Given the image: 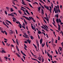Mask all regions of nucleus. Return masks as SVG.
Returning a JSON list of instances; mask_svg holds the SVG:
<instances>
[{"instance_id": "29", "label": "nucleus", "mask_w": 63, "mask_h": 63, "mask_svg": "<svg viewBox=\"0 0 63 63\" xmlns=\"http://www.w3.org/2000/svg\"><path fill=\"white\" fill-rule=\"evenodd\" d=\"M10 11L11 12H14V10H13V8H11Z\"/></svg>"}, {"instance_id": "10", "label": "nucleus", "mask_w": 63, "mask_h": 63, "mask_svg": "<svg viewBox=\"0 0 63 63\" xmlns=\"http://www.w3.org/2000/svg\"><path fill=\"white\" fill-rule=\"evenodd\" d=\"M16 54L17 55V56H18V57H20V55H19L17 53H16Z\"/></svg>"}, {"instance_id": "7", "label": "nucleus", "mask_w": 63, "mask_h": 63, "mask_svg": "<svg viewBox=\"0 0 63 63\" xmlns=\"http://www.w3.org/2000/svg\"><path fill=\"white\" fill-rule=\"evenodd\" d=\"M3 24L4 25H5V26H6V27H7V28H9V26H7V25H6V24L5 23V22H3Z\"/></svg>"}, {"instance_id": "60", "label": "nucleus", "mask_w": 63, "mask_h": 63, "mask_svg": "<svg viewBox=\"0 0 63 63\" xmlns=\"http://www.w3.org/2000/svg\"><path fill=\"white\" fill-rule=\"evenodd\" d=\"M23 58L24 59V60H25V57L23 56Z\"/></svg>"}, {"instance_id": "6", "label": "nucleus", "mask_w": 63, "mask_h": 63, "mask_svg": "<svg viewBox=\"0 0 63 63\" xmlns=\"http://www.w3.org/2000/svg\"><path fill=\"white\" fill-rule=\"evenodd\" d=\"M27 42H29V43L30 44V43H31V40H30L29 39H28L27 40Z\"/></svg>"}, {"instance_id": "27", "label": "nucleus", "mask_w": 63, "mask_h": 63, "mask_svg": "<svg viewBox=\"0 0 63 63\" xmlns=\"http://www.w3.org/2000/svg\"><path fill=\"white\" fill-rule=\"evenodd\" d=\"M44 59L43 58V57H42V62H44Z\"/></svg>"}, {"instance_id": "46", "label": "nucleus", "mask_w": 63, "mask_h": 63, "mask_svg": "<svg viewBox=\"0 0 63 63\" xmlns=\"http://www.w3.org/2000/svg\"><path fill=\"white\" fill-rule=\"evenodd\" d=\"M36 42H39V40H36Z\"/></svg>"}, {"instance_id": "30", "label": "nucleus", "mask_w": 63, "mask_h": 63, "mask_svg": "<svg viewBox=\"0 0 63 63\" xmlns=\"http://www.w3.org/2000/svg\"><path fill=\"white\" fill-rule=\"evenodd\" d=\"M18 12L19 13H20V14H22V12H21L19 10H18Z\"/></svg>"}, {"instance_id": "37", "label": "nucleus", "mask_w": 63, "mask_h": 63, "mask_svg": "<svg viewBox=\"0 0 63 63\" xmlns=\"http://www.w3.org/2000/svg\"><path fill=\"white\" fill-rule=\"evenodd\" d=\"M24 46L25 47H26V48H27V46H26V45L25 44H24Z\"/></svg>"}, {"instance_id": "9", "label": "nucleus", "mask_w": 63, "mask_h": 63, "mask_svg": "<svg viewBox=\"0 0 63 63\" xmlns=\"http://www.w3.org/2000/svg\"><path fill=\"white\" fill-rule=\"evenodd\" d=\"M8 16H14V15H12V14H8Z\"/></svg>"}, {"instance_id": "61", "label": "nucleus", "mask_w": 63, "mask_h": 63, "mask_svg": "<svg viewBox=\"0 0 63 63\" xmlns=\"http://www.w3.org/2000/svg\"><path fill=\"white\" fill-rule=\"evenodd\" d=\"M10 33L12 34H13V31H12L11 32H10Z\"/></svg>"}, {"instance_id": "64", "label": "nucleus", "mask_w": 63, "mask_h": 63, "mask_svg": "<svg viewBox=\"0 0 63 63\" xmlns=\"http://www.w3.org/2000/svg\"><path fill=\"white\" fill-rule=\"evenodd\" d=\"M51 41L52 43H53V39H52Z\"/></svg>"}, {"instance_id": "50", "label": "nucleus", "mask_w": 63, "mask_h": 63, "mask_svg": "<svg viewBox=\"0 0 63 63\" xmlns=\"http://www.w3.org/2000/svg\"><path fill=\"white\" fill-rule=\"evenodd\" d=\"M38 58V59H41V57L40 56Z\"/></svg>"}, {"instance_id": "19", "label": "nucleus", "mask_w": 63, "mask_h": 63, "mask_svg": "<svg viewBox=\"0 0 63 63\" xmlns=\"http://www.w3.org/2000/svg\"><path fill=\"white\" fill-rule=\"evenodd\" d=\"M33 45L34 46V47H35V48H36V49H37V46H36V45H35L34 44H33Z\"/></svg>"}, {"instance_id": "8", "label": "nucleus", "mask_w": 63, "mask_h": 63, "mask_svg": "<svg viewBox=\"0 0 63 63\" xmlns=\"http://www.w3.org/2000/svg\"><path fill=\"white\" fill-rule=\"evenodd\" d=\"M6 21H7V22H8V23L10 24H12V23L10 22V21H9L8 20H6Z\"/></svg>"}, {"instance_id": "52", "label": "nucleus", "mask_w": 63, "mask_h": 63, "mask_svg": "<svg viewBox=\"0 0 63 63\" xmlns=\"http://www.w3.org/2000/svg\"><path fill=\"white\" fill-rule=\"evenodd\" d=\"M4 58H5L6 59H8V57H4Z\"/></svg>"}, {"instance_id": "62", "label": "nucleus", "mask_w": 63, "mask_h": 63, "mask_svg": "<svg viewBox=\"0 0 63 63\" xmlns=\"http://www.w3.org/2000/svg\"><path fill=\"white\" fill-rule=\"evenodd\" d=\"M58 24L59 27H61L60 25H59V24Z\"/></svg>"}, {"instance_id": "16", "label": "nucleus", "mask_w": 63, "mask_h": 63, "mask_svg": "<svg viewBox=\"0 0 63 63\" xmlns=\"http://www.w3.org/2000/svg\"><path fill=\"white\" fill-rule=\"evenodd\" d=\"M43 26L45 27V28H46V29L45 30L46 31H48V30H47V28H46V27H45V26H44V25H43Z\"/></svg>"}, {"instance_id": "4", "label": "nucleus", "mask_w": 63, "mask_h": 63, "mask_svg": "<svg viewBox=\"0 0 63 63\" xmlns=\"http://www.w3.org/2000/svg\"><path fill=\"white\" fill-rule=\"evenodd\" d=\"M32 60H35V61H37V62H38V63H41V62H39V61H38V60H37L36 59H35L34 58H32Z\"/></svg>"}, {"instance_id": "25", "label": "nucleus", "mask_w": 63, "mask_h": 63, "mask_svg": "<svg viewBox=\"0 0 63 63\" xmlns=\"http://www.w3.org/2000/svg\"><path fill=\"white\" fill-rule=\"evenodd\" d=\"M39 1H40V2H41V3H43V4H45L44 2H43L42 1V0H39Z\"/></svg>"}, {"instance_id": "22", "label": "nucleus", "mask_w": 63, "mask_h": 63, "mask_svg": "<svg viewBox=\"0 0 63 63\" xmlns=\"http://www.w3.org/2000/svg\"><path fill=\"white\" fill-rule=\"evenodd\" d=\"M26 11L27 13V14H28V15H30V14H29V12H28V11H27V10H26Z\"/></svg>"}, {"instance_id": "36", "label": "nucleus", "mask_w": 63, "mask_h": 63, "mask_svg": "<svg viewBox=\"0 0 63 63\" xmlns=\"http://www.w3.org/2000/svg\"><path fill=\"white\" fill-rule=\"evenodd\" d=\"M46 20H47V21H49V19H48V17H47V18L46 19Z\"/></svg>"}, {"instance_id": "55", "label": "nucleus", "mask_w": 63, "mask_h": 63, "mask_svg": "<svg viewBox=\"0 0 63 63\" xmlns=\"http://www.w3.org/2000/svg\"><path fill=\"white\" fill-rule=\"evenodd\" d=\"M22 27H23V28L24 29H25V27H24V26H22Z\"/></svg>"}, {"instance_id": "53", "label": "nucleus", "mask_w": 63, "mask_h": 63, "mask_svg": "<svg viewBox=\"0 0 63 63\" xmlns=\"http://www.w3.org/2000/svg\"><path fill=\"white\" fill-rule=\"evenodd\" d=\"M24 34L25 36H28L27 34H26V33H24Z\"/></svg>"}, {"instance_id": "23", "label": "nucleus", "mask_w": 63, "mask_h": 63, "mask_svg": "<svg viewBox=\"0 0 63 63\" xmlns=\"http://www.w3.org/2000/svg\"><path fill=\"white\" fill-rule=\"evenodd\" d=\"M41 7H39L38 8V11H40V10H41Z\"/></svg>"}, {"instance_id": "57", "label": "nucleus", "mask_w": 63, "mask_h": 63, "mask_svg": "<svg viewBox=\"0 0 63 63\" xmlns=\"http://www.w3.org/2000/svg\"><path fill=\"white\" fill-rule=\"evenodd\" d=\"M12 18L13 19H14H14L15 20L16 19V18L14 17H13Z\"/></svg>"}, {"instance_id": "49", "label": "nucleus", "mask_w": 63, "mask_h": 63, "mask_svg": "<svg viewBox=\"0 0 63 63\" xmlns=\"http://www.w3.org/2000/svg\"><path fill=\"white\" fill-rule=\"evenodd\" d=\"M59 22H61V20L60 19H59Z\"/></svg>"}, {"instance_id": "35", "label": "nucleus", "mask_w": 63, "mask_h": 63, "mask_svg": "<svg viewBox=\"0 0 63 63\" xmlns=\"http://www.w3.org/2000/svg\"><path fill=\"white\" fill-rule=\"evenodd\" d=\"M21 8H22V9H25V10H26V8H25L24 7L21 6Z\"/></svg>"}, {"instance_id": "11", "label": "nucleus", "mask_w": 63, "mask_h": 63, "mask_svg": "<svg viewBox=\"0 0 63 63\" xmlns=\"http://www.w3.org/2000/svg\"><path fill=\"white\" fill-rule=\"evenodd\" d=\"M45 43H42V47H44L45 46Z\"/></svg>"}, {"instance_id": "58", "label": "nucleus", "mask_w": 63, "mask_h": 63, "mask_svg": "<svg viewBox=\"0 0 63 63\" xmlns=\"http://www.w3.org/2000/svg\"><path fill=\"white\" fill-rule=\"evenodd\" d=\"M41 7L43 9H44V7L42 5L41 6Z\"/></svg>"}, {"instance_id": "1", "label": "nucleus", "mask_w": 63, "mask_h": 63, "mask_svg": "<svg viewBox=\"0 0 63 63\" xmlns=\"http://www.w3.org/2000/svg\"><path fill=\"white\" fill-rule=\"evenodd\" d=\"M44 7H45V8L47 9V10H49V11L51 13V10H49V7H48V6H46V5H44Z\"/></svg>"}, {"instance_id": "13", "label": "nucleus", "mask_w": 63, "mask_h": 63, "mask_svg": "<svg viewBox=\"0 0 63 63\" xmlns=\"http://www.w3.org/2000/svg\"><path fill=\"white\" fill-rule=\"evenodd\" d=\"M38 34H42V32H41V31H40L39 30H38Z\"/></svg>"}, {"instance_id": "43", "label": "nucleus", "mask_w": 63, "mask_h": 63, "mask_svg": "<svg viewBox=\"0 0 63 63\" xmlns=\"http://www.w3.org/2000/svg\"><path fill=\"white\" fill-rule=\"evenodd\" d=\"M12 40L13 42V43H16V42L14 41V39H12Z\"/></svg>"}, {"instance_id": "33", "label": "nucleus", "mask_w": 63, "mask_h": 63, "mask_svg": "<svg viewBox=\"0 0 63 63\" xmlns=\"http://www.w3.org/2000/svg\"><path fill=\"white\" fill-rule=\"evenodd\" d=\"M55 52H56V54H58V52H57V50H55Z\"/></svg>"}, {"instance_id": "39", "label": "nucleus", "mask_w": 63, "mask_h": 63, "mask_svg": "<svg viewBox=\"0 0 63 63\" xmlns=\"http://www.w3.org/2000/svg\"><path fill=\"white\" fill-rule=\"evenodd\" d=\"M43 20H44V21L45 22V23L47 24V22L46 21V20H45V19H43Z\"/></svg>"}, {"instance_id": "54", "label": "nucleus", "mask_w": 63, "mask_h": 63, "mask_svg": "<svg viewBox=\"0 0 63 63\" xmlns=\"http://www.w3.org/2000/svg\"><path fill=\"white\" fill-rule=\"evenodd\" d=\"M18 42V41H17V39H16V43H17Z\"/></svg>"}, {"instance_id": "5", "label": "nucleus", "mask_w": 63, "mask_h": 63, "mask_svg": "<svg viewBox=\"0 0 63 63\" xmlns=\"http://www.w3.org/2000/svg\"><path fill=\"white\" fill-rule=\"evenodd\" d=\"M43 42V39L41 38L40 40V44H42V42Z\"/></svg>"}, {"instance_id": "59", "label": "nucleus", "mask_w": 63, "mask_h": 63, "mask_svg": "<svg viewBox=\"0 0 63 63\" xmlns=\"http://www.w3.org/2000/svg\"><path fill=\"white\" fill-rule=\"evenodd\" d=\"M61 9H62V6L61 5L60 6Z\"/></svg>"}, {"instance_id": "38", "label": "nucleus", "mask_w": 63, "mask_h": 63, "mask_svg": "<svg viewBox=\"0 0 63 63\" xmlns=\"http://www.w3.org/2000/svg\"><path fill=\"white\" fill-rule=\"evenodd\" d=\"M5 14H6V15H7L8 13H7V12L6 11H5Z\"/></svg>"}, {"instance_id": "63", "label": "nucleus", "mask_w": 63, "mask_h": 63, "mask_svg": "<svg viewBox=\"0 0 63 63\" xmlns=\"http://www.w3.org/2000/svg\"><path fill=\"white\" fill-rule=\"evenodd\" d=\"M16 34H17V30H16Z\"/></svg>"}, {"instance_id": "17", "label": "nucleus", "mask_w": 63, "mask_h": 63, "mask_svg": "<svg viewBox=\"0 0 63 63\" xmlns=\"http://www.w3.org/2000/svg\"><path fill=\"white\" fill-rule=\"evenodd\" d=\"M31 39H32V40H33V39H34V38L33 36H31Z\"/></svg>"}, {"instance_id": "48", "label": "nucleus", "mask_w": 63, "mask_h": 63, "mask_svg": "<svg viewBox=\"0 0 63 63\" xmlns=\"http://www.w3.org/2000/svg\"><path fill=\"white\" fill-rule=\"evenodd\" d=\"M1 32H2V33H3V34H4V32L3 31H1Z\"/></svg>"}, {"instance_id": "44", "label": "nucleus", "mask_w": 63, "mask_h": 63, "mask_svg": "<svg viewBox=\"0 0 63 63\" xmlns=\"http://www.w3.org/2000/svg\"><path fill=\"white\" fill-rule=\"evenodd\" d=\"M58 29L59 31H60V27H58Z\"/></svg>"}, {"instance_id": "14", "label": "nucleus", "mask_w": 63, "mask_h": 63, "mask_svg": "<svg viewBox=\"0 0 63 63\" xmlns=\"http://www.w3.org/2000/svg\"><path fill=\"white\" fill-rule=\"evenodd\" d=\"M59 49H60L61 51H62V48H61V47H59Z\"/></svg>"}, {"instance_id": "34", "label": "nucleus", "mask_w": 63, "mask_h": 63, "mask_svg": "<svg viewBox=\"0 0 63 63\" xmlns=\"http://www.w3.org/2000/svg\"><path fill=\"white\" fill-rule=\"evenodd\" d=\"M0 61L2 62H3V61L2 60H1V57H0Z\"/></svg>"}, {"instance_id": "20", "label": "nucleus", "mask_w": 63, "mask_h": 63, "mask_svg": "<svg viewBox=\"0 0 63 63\" xmlns=\"http://www.w3.org/2000/svg\"><path fill=\"white\" fill-rule=\"evenodd\" d=\"M56 21L57 23H59V20H58V19H56Z\"/></svg>"}, {"instance_id": "26", "label": "nucleus", "mask_w": 63, "mask_h": 63, "mask_svg": "<svg viewBox=\"0 0 63 63\" xmlns=\"http://www.w3.org/2000/svg\"><path fill=\"white\" fill-rule=\"evenodd\" d=\"M47 55L49 56V57L50 58V55L49 54V53H48V52H47Z\"/></svg>"}, {"instance_id": "15", "label": "nucleus", "mask_w": 63, "mask_h": 63, "mask_svg": "<svg viewBox=\"0 0 63 63\" xmlns=\"http://www.w3.org/2000/svg\"><path fill=\"white\" fill-rule=\"evenodd\" d=\"M41 11H42V12H41V14H44V10H43V9L42 8L41 9Z\"/></svg>"}, {"instance_id": "32", "label": "nucleus", "mask_w": 63, "mask_h": 63, "mask_svg": "<svg viewBox=\"0 0 63 63\" xmlns=\"http://www.w3.org/2000/svg\"><path fill=\"white\" fill-rule=\"evenodd\" d=\"M31 53H32V55L33 56H36V55H34V54H33V53H32V52H31Z\"/></svg>"}, {"instance_id": "28", "label": "nucleus", "mask_w": 63, "mask_h": 63, "mask_svg": "<svg viewBox=\"0 0 63 63\" xmlns=\"http://www.w3.org/2000/svg\"><path fill=\"white\" fill-rule=\"evenodd\" d=\"M5 22L6 24H7V25H9V23H8L7 22H6V21H5Z\"/></svg>"}, {"instance_id": "51", "label": "nucleus", "mask_w": 63, "mask_h": 63, "mask_svg": "<svg viewBox=\"0 0 63 63\" xmlns=\"http://www.w3.org/2000/svg\"><path fill=\"white\" fill-rule=\"evenodd\" d=\"M47 17H44V18L45 19H47V16H46Z\"/></svg>"}, {"instance_id": "21", "label": "nucleus", "mask_w": 63, "mask_h": 63, "mask_svg": "<svg viewBox=\"0 0 63 63\" xmlns=\"http://www.w3.org/2000/svg\"><path fill=\"white\" fill-rule=\"evenodd\" d=\"M29 5L31 7V8H33V7H32V6L31 5V4L30 3H29Z\"/></svg>"}, {"instance_id": "45", "label": "nucleus", "mask_w": 63, "mask_h": 63, "mask_svg": "<svg viewBox=\"0 0 63 63\" xmlns=\"http://www.w3.org/2000/svg\"><path fill=\"white\" fill-rule=\"evenodd\" d=\"M22 54H23L24 56H26V54H24V53H23Z\"/></svg>"}, {"instance_id": "2", "label": "nucleus", "mask_w": 63, "mask_h": 63, "mask_svg": "<svg viewBox=\"0 0 63 63\" xmlns=\"http://www.w3.org/2000/svg\"><path fill=\"white\" fill-rule=\"evenodd\" d=\"M29 18L31 20V19H32V21H33V22H36V21H35V20H34V18H33V17H29Z\"/></svg>"}, {"instance_id": "3", "label": "nucleus", "mask_w": 63, "mask_h": 63, "mask_svg": "<svg viewBox=\"0 0 63 63\" xmlns=\"http://www.w3.org/2000/svg\"><path fill=\"white\" fill-rule=\"evenodd\" d=\"M23 16L26 19H27L28 20H29V21H30V19H29L28 17H27L25 16Z\"/></svg>"}, {"instance_id": "40", "label": "nucleus", "mask_w": 63, "mask_h": 63, "mask_svg": "<svg viewBox=\"0 0 63 63\" xmlns=\"http://www.w3.org/2000/svg\"><path fill=\"white\" fill-rule=\"evenodd\" d=\"M18 26H19L20 28H21V27H22L21 25H19Z\"/></svg>"}, {"instance_id": "31", "label": "nucleus", "mask_w": 63, "mask_h": 63, "mask_svg": "<svg viewBox=\"0 0 63 63\" xmlns=\"http://www.w3.org/2000/svg\"><path fill=\"white\" fill-rule=\"evenodd\" d=\"M6 8L7 9V10H9V8L8 7H6Z\"/></svg>"}, {"instance_id": "24", "label": "nucleus", "mask_w": 63, "mask_h": 63, "mask_svg": "<svg viewBox=\"0 0 63 63\" xmlns=\"http://www.w3.org/2000/svg\"><path fill=\"white\" fill-rule=\"evenodd\" d=\"M25 38H28V39H29V36H28V35L27 36H25Z\"/></svg>"}, {"instance_id": "18", "label": "nucleus", "mask_w": 63, "mask_h": 63, "mask_svg": "<svg viewBox=\"0 0 63 63\" xmlns=\"http://www.w3.org/2000/svg\"><path fill=\"white\" fill-rule=\"evenodd\" d=\"M31 27L32 29L33 30H34V27L32 25V24Z\"/></svg>"}, {"instance_id": "12", "label": "nucleus", "mask_w": 63, "mask_h": 63, "mask_svg": "<svg viewBox=\"0 0 63 63\" xmlns=\"http://www.w3.org/2000/svg\"><path fill=\"white\" fill-rule=\"evenodd\" d=\"M0 52L2 53H6V52L3 50H2V51H1Z\"/></svg>"}, {"instance_id": "41", "label": "nucleus", "mask_w": 63, "mask_h": 63, "mask_svg": "<svg viewBox=\"0 0 63 63\" xmlns=\"http://www.w3.org/2000/svg\"><path fill=\"white\" fill-rule=\"evenodd\" d=\"M50 9L49 10H51V11L52 10V8H51V6L50 7Z\"/></svg>"}, {"instance_id": "47", "label": "nucleus", "mask_w": 63, "mask_h": 63, "mask_svg": "<svg viewBox=\"0 0 63 63\" xmlns=\"http://www.w3.org/2000/svg\"><path fill=\"white\" fill-rule=\"evenodd\" d=\"M26 29H27V30H28V27H27V26H26Z\"/></svg>"}, {"instance_id": "56", "label": "nucleus", "mask_w": 63, "mask_h": 63, "mask_svg": "<svg viewBox=\"0 0 63 63\" xmlns=\"http://www.w3.org/2000/svg\"><path fill=\"white\" fill-rule=\"evenodd\" d=\"M21 59H22V61H23V62H24V61L23 59L22 58H21Z\"/></svg>"}, {"instance_id": "42", "label": "nucleus", "mask_w": 63, "mask_h": 63, "mask_svg": "<svg viewBox=\"0 0 63 63\" xmlns=\"http://www.w3.org/2000/svg\"><path fill=\"white\" fill-rule=\"evenodd\" d=\"M14 8H15V9H16V10H17V7L15 6H14Z\"/></svg>"}]
</instances>
